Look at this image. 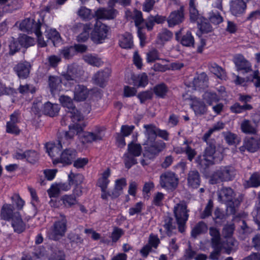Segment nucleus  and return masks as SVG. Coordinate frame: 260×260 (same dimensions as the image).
Returning <instances> with one entry per match:
<instances>
[{"mask_svg": "<svg viewBox=\"0 0 260 260\" xmlns=\"http://www.w3.org/2000/svg\"><path fill=\"white\" fill-rule=\"evenodd\" d=\"M31 66L28 62L24 61L18 63L14 68L18 76L22 79L26 78L30 72Z\"/></svg>", "mask_w": 260, "mask_h": 260, "instance_id": "obj_23", "label": "nucleus"}, {"mask_svg": "<svg viewBox=\"0 0 260 260\" xmlns=\"http://www.w3.org/2000/svg\"><path fill=\"white\" fill-rule=\"evenodd\" d=\"M83 73V71L79 66L72 64L68 67L67 72L62 74L61 76L64 80L73 84Z\"/></svg>", "mask_w": 260, "mask_h": 260, "instance_id": "obj_10", "label": "nucleus"}, {"mask_svg": "<svg viewBox=\"0 0 260 260\" xmlns=\"http://www.w3.org/2000/svg\"><path fill=\"white\" fill-rule=\"evenodd\" d=\"M224 137L227 143L233 145L239 142V139L236 134L228 132L224 133Z\"/></svg>", "mask_w": 260, "mask_h": 260, "instance_id": "obj_62", "label": "nucleus"}, {"mask_svg": "<svg viewBox=\"0 0 260 260\" xmlns=\"http://www.w3.org/2000/svg\"><path fill=\"white\" fill-rule=\"evenodd\" d=\"M142 147L140 144L131 142L127 145V152L135 156H139L142 153Z\"/></svg>", "mask_w": 260, "mask_h": 260, "instance_id": "obj_46", "label": "nucleus"}, {"mask_svg": "<svg viewBox=\"0 0 260 260\" xmlns=\"http://www.w3.org/2000/svg\"><path fill=\"white\" fill-rule=\"evenodd\" d=\"M162 227L163 229H159V232L161 234L164 233L170 237L177 233L176 223L174 219L170 216L165 217Z\"/></svg>", "mask_w": 260, "mask_h": 260, "instance_id": "obj_15", "label": "nucleus"}, {"mask_svg": "<svg viewBox=\"0 0 260 260\" xmlns=\"http://www.w3.org/2000/svg\"><path fill=\"white\" fill-rule=\"evenodd\" d=\"M111 171L109 168H107L101 174V177L98 179L97 185L99 186L101 189L103 190L107 189L108 185L110 182L109 177L110 176Z\"/></svg>", "mask_w": 260, "mask_h": 260, "instance_id": "obj_36", "label": "nucleus"}, {"mask_svg": "<svg viewBox=\"0 0 260 260\" xmlns=\"http://www.w3.org/2000/svg\"><path fill=\"white\" fill-rule=\"evenodd\" d=\"M59 109L60 107L58 105L53 104L48 102L44 105L42 112L45 115L54 117L58 114Z\"/></svg>", "mask_w": 260, "mask_h": 260, "instance_id": "obj_29", "label": "nucleus"}, {"mask_svg": "<svg viewBox=\"0 0 260 260\" xmlns=\"http://www.w3.org/2000/svg\"><path fill=\"white\" fill-rule=\"evenodd\" d=\"M45 36L47 39L44 40L47 44V42L50 41L55 46L56 43L59 41L60 37L59 34L54 29H49L45 30Z\"/></svg>", "mask_w": 260, "mask_h": 260, "instance_id": "obj_35", "label": "nucleus"}, {"mask_svg": "<svg viewBox=\"0 0 260 260\" xmlns=\"http://www.w3.org/2000/svg\"><path fill=\"white\" fill-rule=\"evenodd\" d=\"M208 77L207 75L202 73L194 77L192 81V84L196 89H204L207 87Z\"/></svg>", "mask_w": 260, "mask_h": 260, "instance_id": "obj_28", "label": "nucleus"}, {"mask_svg": "<svg viewBox=\"0 0 260 260\" xmlns=\"http://www.w3.org/2000/svg\"><path fill=\"white\" fill-rule=\"evenodd\" d=\"M61 81V79L59 77L52 76L49 77V86L52 92L60 90Z\"/></svg>", "mask_w": 260, "mask_h": 260, "instance_id": "obj_47", "label": "nucleus"}, {"mask_svg": "<svg viewBox=\"0 0 260 260\" xmlns=\"http://www.w3.org/2000/svg\"><path fill=\"white\" fill-rule=\"evenodd\" d=\"M83 59L86 62L93 66L100 67L103 64L101 58L95 55L86 54L83 56Z\"/></svg>", "mask_w": 260, "mask_h": 260, "instance_id": "obj_39", "label": "nucleus"}, {"mask_svg": "<svg viewBox=\"0 0 260 260\" xmlns=\"http://www.w3.org/2000/svg\"><path fill=\"white\" fill-rule=\"evenodd\" d=\"M54 221L49 228L47 234L49 239L58 241L64 237L68 230V220L64 214L54 218Z\"/></svg>", "mask_w": 260, "mask_h": 260, "instance_id": "obj_2", "label": "nucleus"}, {"mask_svg": "<svg viewBox=\"0 0 260 260\" xmlns=\"http://www.w3.org/2000/svg\"><path fill=\"white\" fill-rule=\"evenodd\" d=\"M119 44L122 48H132L134 45L132 35L128 32H125L121 35L119 37Z\"/></svg>", "mask_w": 260, "mask_h": 260, "instance_id": "obj_34", "label": "nucleus"}, {"mask_svg": "<svg viewBox=\"0 0 260 260\" xmlns=\"http://www.w3.org/2000/svg\"><path fill=\"white\" fill-rule=\"evenodd\" d=\"M201 176L197 170L190 171L187 176V185L189 187L196 189L200 185Z\"/></svg>", "mask_w": 260, "mask_h": 260, "instance_id": "obj_22", "label": "nucleus"}, {"mask_svg": "<svg viewBox=\"0 0 260 260\" xmlns=\"http://www.w3.org/2000/svg\"><path fill=\"white\" fill-rule=\"evenodd\" d=\"M209 234L212 237L211 244L213 247H224V244H222L220 242V234L219 231L216 228H210L209 229Z\"/></svg>", "mask_w": 260, "mask_h": 260, "instance_id": "obj_30", "label": "nucleus"}, {"mask_svg": "<svg viewBox=\"0 0 260 260\" xmlns=\"http://www.w3.org/2000/svg\"><path fill=\"white\" fill-rule=\"evenodd\" d=\"M236 171L231 166H223L215 171L211 175L210 183L212 184L220 182L230 181L235 177Z\"/></svg>", "mask_w": 260, "mask_h": 260, "instance_id": "obj_4", "label": "nucleus"}, {"mask_svg": "<svg viewBox=\"0 0 260 260\" xmlns=\"http://www.w3.org/2000/svg\"><path fill=\"white\" fill-rule=\"evenodd\" d=\"M203 99L206 102V103L212 106L214 103L219 102L220 98L217 94L215 92H206L203 95Z\"/></svg>", "mask_w": 260, "mask_h": 260, "instance_id": "obj_44", "label": "nucleus"}, {"mask_svg": "<svg viewBox=\"0 0 260 260\" xmlns=\"http://www.w3.org/2000/svg\"><path fill=\"white\" fill-rule=\"evenodd\" d=\"M68 239L69 240L72 245L81 244L83 241V239L79 235L73 232H71L68 234Z\"/></svg>", "mask_w": 260, "mask_h": 260, "instance_id": "obj_63", "label": "nucleus"}, {"mask_svg": "<svg viewBox=\"0 0 260 260\" xmlns=\"http://www.w3.org/2000/svg\"><path fill=\"white\" fill-rule=\"evenodd\" d=\"M103 129L102 127L96 126L93 132H86L84 138L87 143L101 141L104 137Z\"/></svg>", "mask_w": 260, "mask_h": 260, "instance_id": "obj_20", "label": "nucleus"}, {"mask_svg": "<svg viewBox=\"0 0 260 260\" xmlns=\"http://www.w3.org/2000/svg\"><path fill=\"white\" fill-rule=\"evenodd\" d=\"M207 225L203 221H200L193 228L191 231V236L196 238L197 236L204 233L207 231Z\"/></svg>", "mask_w": 260, "mask_h": 260, "instance_id": "obj_42", "label": "nucleus"}, {"mask_svg": "<svg viewBox=\"0 0 260 260\" xmlns=\"http://www.w3.org/2000/svg\"><path fill=\"white\" fill-rule=\"evenodd\" d=\"M47 152L49 155L52 158L53 161L54 159L59 158L58 156L59 154V151L62 147H60L58 145L55 144L48 143L46 145Z\"/></svg>", "mask_w": 260, "mask_h": 260, "instance_id": "obj_37", "label": "nucleus"}, {"mask_svg": "<svg viewBox=\"0 0 260 260\" xmlns=\"http://www.w3.org/2000/svg\"><path fill=\"white\" fill-rule=\"evenodd\" d=\"M77 14L82 19L84 20L91 19L94 17L91 10L85 7L82 6L77 11Z\"/></svg>", "mask_w": 260, "mask_h": 260, "instance_id": "obj_48", "label": "nucleus"}, {"mask_svg": "<svg viewBox=\"0 0 260 260\" xmlns=\"http://www.w3.org/2000/svg\"><path fill=\"white\" fill-rule=\"evenodd\" d=\"M214 141L207 143V146L203 155L199 156L197 162L205 168L215 163L220 162L222 159V154L215 150Z\"/></svg>", "mask_w": 260, "mask_h": 260, "instance_id": "obj_1", "label": "nucleus"}, {"mask_svg": "<svg viewBox=\"0 0 260 260\" xmlns=\"http://www.w3.org/2000/svg\"><path fill=\"white\" fill-rule=\"evenodd\" d=\"M20 28L21 30L27 32H34L38 38V45L41 47L46 46L45 41L42 36L40 31L41 27H44L38 19L36 21L34 18H26L23 20L20 24Z\"/></svg>", "mask_w": 260, "mask_h": 260, "instance_id": "obj_3", "label": "nucleus"}, {"mask_svg": "<svg viewBox=\"0 0 260 260\" xmlns=\"http://www.w3.org/2000/svg\"><path fill=\"white\" fill-rule=\"evenodd\" d=\"M25 158L29 163L35 164L38 161L39 156L36 151L34 150H28L25 151Z\"/></svg>", "mask_w": 260, "mask_h": 260, "instance_id": "obj_61", "label": "nucleus"}, {"mask_svg": "<svg viewBox=\"0 0 260 260\" xmlns=\"http://www.w3.org/2000/svg\"><path fill=\"white\" fill-rule=\"evenodd\" d=\"M63 205L67 208H71L78 204V201L74 195L65 194L60 198Z\"/></svg>", "mask_w": 260, "mask_h": 260, "instance_id": "obj_41", "label": "nucleus"}, {"mask_svg": "<svg viewBox=\"0 0 260 260\" xmlns=\"http://www.w3.org/2000/svg\"><path fill=\"white\" fill-rule=\"evenodd\" d=\"M213 207V202L211 200H209L203 211L201 213L200 218L205 219L211 215L212 209Z\"/></svg>", "mask_w": 260, "mask_h": 260, "instance_id": "obj_58", "label": "nucleus"}, {"mask_svg": "<svg viewBox=\"0 0 260 260\" xmlns=\"http://www.w3.org/2000/svg\"><path fill=\"white\" fill-rule=\"evenodd\" d=\"M178 181L177 175L171 171L166 172L160 176L159 184L167 190H174L178 186Z\"/></svg>", "mask_w": 260, "mask_h": 260, "instance_id": "obj_8", "label": "nucleus"}, {"mask_svg": "<svg viewBox=\"0 0 260 260\" xmlns=\"http://www.w3.org/2000/svg\"><path fill=\"white\" fill-rule=\"evenodd\" d=\"M18 42L20 46L27 48L34 45L35 41L32 37L26 35H22L19 36Z\"/></svg>", "mask_w": 260, "mask_h": 260, "instance_id": "obj_50", "label": "nucleus"}, {"mask_svg": "<svg viewBox=\"0 0 260 260\" xmlns=\"http://www.w3.org/2000/svg\"><path fill=\"white\" fill-rule=\"evenodd\" d=\"M184 20V9L181 6L179 9L172 11L167 19L168 26L174 27L183 22Z\"/></svg>", "mask_w": 260, "mask_h": 260, "instance_id": "obj_11", "label": "nucleus"}, {"mask_svg": "<svg viewBox=\"0 0 260 260\" xmlns=\"http://www.w3.org/2000/svg\"><path fill=\"white\" fill-rule=\"evenodd\" d=\"M246 150L250 152H254L260 148V138L250 137L245 140Z\"/></svg>", "mask_w": 260, "mask_h": 260, "instance_id": "obj_32", "label": "nucleus"}, {"mask_svg": "<svg viewBox=\"0 0 260 260\" xmlns=\"http://www.w3.org/2000/svg\"><path fill=\"white\" fill-rule=\"evenodd\" d=\"M85 126L84 124L81 123L72 124L69 126V131L64 133L68 138L72 140L75 135L83 131Z\"/></svg>", "mask_w": 260, "mask_h": 260, "instance_id": "obj_33", "label": "nucleus"}, {"mask_svg": "<svg viewBox=\"0 0 260 260\" xmlns=\"http://www.w3.org/2000/svg\"><path fill=\"white\" fill-rule=\"evenodd\" d=\"M108 31V27L106 25L96 21L91 33V39L95 43H102L106 38Z\"/></svg>", "mask_w": 260, "mask_h": 260, "instance_id": "obj_9", "label": "nucleus"}, {"mask_svg": "<svg viewBox=\"0 0 260 260\" xmlns=\"http://www.w3.org/2000/svg\"><path fill=\"white\" fill-rule=\"evenodd\" d=\"M133 18L135 21V25L138 27V36L140 41V45L144 46L145 44L146 37L145 33L142 31V27L141 26L144 20L143 18L142 13L141 11L135 10L134 12Z\"/></svg>", "mask_w": 260, "mask_h": 260, "instance_id": "obj_13", "label": "nucleus"}, {"mask_svg": "<svg viewBox=\"0 0 260 260\" xmlns=\"http://www.w3.org/2000/svg\"><path fill=\"white\" fill-rule=\"evenodd\" d=\"M247 8V3L242 0H231L230 11L232 15L238 17L245 13Z\"/></svg>", "mask_w": 260, "mask_h": 260, "instance_id": "obj_17", "label": "nucleus"}, {"mask_svg": "<svg viewBox=\"0 0 260 260\" xmlns=\"http://www.w3.org/2000/svg\"><path fill=\"white\" fill-rule=\"evenodd\" d=\"M209 69L211 73L215 74L218 78L222 77L224 74V70L216 63L211 64Z\"/></svg>", "mask_w": 260, "mask_h": 260, "instance_id": "obj_64", "label": "nucleus"}, {"mask_svg": "<svg viewBox=\"0 0 260 260\" xmlns=\"http://www.w3.org/2000/svg\"><path fill=\"white\" fill-rule=\"evenodd\" d=\"M183 144L185 145L184 153H185L187 155V159L189 161H191L195 156L197 155V151L194 149L191 148L190 146L188 145L187 141H184Z\"/></svg>", "mask_w": 260, "mask_h": 260, "instance_id": "obj_57", "label": "nucleus"}, {"mask_svg": "<svg viewBox=\"0 0 260 260\" xmlns=\"http://www.w3.org/2000/svg\"><path fill=\"white\" fill-rule=\"evenodd\" d=\"M218 200L222 203H228V208L231 213L235 214L236 208L238 207L241 203L239 199L233 201L234 197V192L231 187H223L217 192Z\"/></svg>", "mask_w": 260, "mask_h": 260, "instance_id": "obj_5", "label": "nucleus"}, {"mask_svg": "<svg viewBox=\"0 0 260 260\" xmlns=\"http://www.w3.org/2000/svg\"><path fill=\"white\" fill-rule=\"evenodd\" d=\"M117 14L118 11L115 9L101 8L95 11L94 15L99 19L111 20L114 19Z\"/></svg>", "mask_w": 260, "mask_h": 260, "instance_id": "obj_19", "label": "nucleus"}, {"mask_svg": "<svg viewBox=\"0 0 260 260\" xmlns=\"http://www.w3.org/2000/svg\"><path fill=\"white\" fill-rule=\"evenodd\" d=\"M71 118L73 124L81 123L84 124L82 122L83 116L81 113L76 108L72 109L70 111H67V115L63 117L61 121L62 125H67V121Z\"/></svg>", "mask_w": 260, "mask_h": 260, "instance_id": "obj_14", "label": "nucleus"}, {"mask_svg": "<svg viewBox=\"0 0 260 260\" xmlns=\"http://www.w3.org/2000/svg\"><path fill=\"white\" fill-rule=\"evenodd\" d=\"M235 230L234 224H230L225 225L222 231V234L224 238H226L227 248L231 249L232 246H234L237 244V241L232 237V235Z\"/></svg>", "mask_w": 260, "mask_h": 260, "instance_id": "obj_21", "label": "nucleus"}, {"mask_svg": "<svg viewBox=\"0 0 260 260\" xmlns=\"http://www.w3.org/2000/svg\"><path fill=\"white\" fill-rule=\"evenodd\" d=\"M136 157L128 152L124 153L123 156L124 165L127 169H130L133 166L138 163Z\"/></svg>", "mask_w": 260, "mask_h": 260, "instance_id": "obj_45", "label": "nucleus"}, {"mask_svg": "<svg viewBox=\"0 0 260 260\" xmlns=\"http://www.w3.org/2000/svg\"><path fill=\"white\" fill-rule=\"evenodd\" d=\"M233 62L238 71L243 73H247L251 71V66L243 55L237 54L233 58Z\"/></svg>", "mask_w": 260, "mask_h": 260, "instance_id": "obj_16", "label": "nucleus"}, {"mask_svg": "<svg viewBox=\"0 0 260 260\" xmlns=\"http://www.w3.org/2000/svg\"><path fill=\"white\" fill-rule=\"evenodd\" d=\"M59 101L63 107H67L68 109V111L75 108L73 105L72 99L68 96H60Z\"/></svg>", "mask_w": 260, "mask_h": 260, "instance_id": "obj_59", "label": "nucleus"}, {"mask_svg": "<svg viewBox=\"0 0 260 260\" xmlns=\"http://www.w3.org/2000/svg\"><path fill=\"white\" fill-rule=\"evenodd\" d=\"M209 20L214 24H218L223 21V18L217 11L212 10L208 13Z\"/></svg>", "mask_w": 260, "mask_h": 260, "instance_id": "obj_51", "label": "nucleus"}, {"mask_svg": "<svg viewBox=\"0 0 260 260\" xmlns=\"http://www.w3.org/2000/svg\"><path fill=\"white\" fill-rule=\"evenodd\" d=\"M134 84L138 87H145L148 83V77L146 73H143L133 77Z\"/></svg>", "mask_w": 260, "mask_h": 260, "instance_id": "obj_40", "label": "nucleus"}, {"mask_svg": "<svg viewBox=\"0 0 260 260\" xmlns=\"http://www.w3.org/2000/svg\"><path fill=\"white\" fill-rule=\"evenodd\" d=\"M111 72V70L109 68L98 71L92 77L94 83L100 87H103L110 76Z\"/></svg>", "mask_w": 260, "mask_h": 260, "instance_id": "obj_18", "label": "nucleus"}, {"mask_svg": "<svg viewBox=\"0 0 260 260\" xmlns=\"http://www.w3.org/2000/svg\"><path fill=\"white\" fill-rule=\"evenodd\" d=\"M14 207L11 204H5L3 206L1 210V217L4 220H9L13 217Z\"/></svg>", "mask_w": 260, "mask_h": 260, "instance_id": "obj_38", "label": "nucleus"}, {"mask_svg": "<svg viewBox=\"0 0 260 260\" xmlns=\"http://www.w3.org/2000/svg\"><path fill=\"white\" fill-rule=\"evenodd\" d=\"M252 109V106L248 104L241 105L239 103H235L230 108L231 111L233 113H241L244 111L250 110Z\"/></svg>", "mask_w": 260, "mask_h": 260, "instance_id": "obj_43", "label": "nucleus"}, {"mask_svg": "<svg viewBox=\"0 0 260 260\" xmlns=\"http://www.w3.org/2000/svg\"><path fill=\"white\" fill-rule=\"evenodd\" d=\"M11 224L14 231L18 233H22L25 229V224L18 212L14 213L13 217L11 219Z\"/></svg>", "mask_w": 260, "mask_h": 260, "instance_id": "obj_24", "label": "nucleus"}, {"mask_svg": "<svg viewBox=\"0 0 260 260\" xmlns=\"http://www.w3.org/2000/svg\"><path fill=\"white\" fill-rule=\"evenodd\" d=\"M153 90L156 96L164 98L168 91V88L165 84L162 83L156 85L154 87Z\"/></svg>", "mask_w": 260, "mask_h": 260, "instance_id": "obj_55", "label": "nucleus"}, {"mask_svg": "<svg viewBox=\"0 0 260 260\" xmlns=\"http://www.w3.org/2000/svg\"><path fill=\"white\" fill-rule=\"evenodd\" d=\"M144 157L149 159H154L166 148V143L162 141L145 142Z\"/></svg>", "mask_w": 260, "mask_h": 260, "instance_id": "obj_7", "label": "nucleus"}, {"mask_svg": "<svg viewBox=\"0 0 260 260\" xmlns=\"http://www.w3.org/2000/svg\"><path fill=\"white\" fill-rule=\"evenodd\" d=\"M181 44L185 46L191 47L194 43L193 37L190 31H187L185 35H183L180 39Z\"/></svg>", "mask_w": 260, "mask_h": 260, "instance_id": "obj_52", "label": "nucleus"}, {"mask_svg": "<svg viewBox=\"0 0 260 260\" xmlns=\"http://www.w3.org/2000/svg\"><path fill=\"white\" fill-rule=\"evenodd\" d=\"M254 124L248 119H244L241 123L240 127L242 132L246 134H254L256 133V124L257 122L253 120Z\"/></svg>", "mask_w": 260, "mask_h": 260, "instance_id": "obj_26", "label": "nucleus"}, {"mask_svg": "<svg viewBox=\"0 0 260 260\" xmlns=\"http://www.w3.org/2000/svg\"><path fill=\"white\" fill-rule=\"evenodd\" d=\"M59 53L66 59H70L76 54L73 46L66 47L59 50Z\"/></svg>", "mask_w": 260, "mask_h": 260, "instance_id": "obj_54", "label": "nucleus"}, {"mask_svg": "<svg viewBox=\"0 0 260 260\" xmlns=\"http://www.w3.org/2000/svg\"><path fill=\"white\" fill-rule=\"evenodd\" d=\"M145 128L144 134L147 138L145 142H152L154 141L157 136V130L156 127L153 124H145L143 126Z\"/></svg>", "mask_w": 260, "mask_h": 260, "instance_id": "obj_27", "label": "nucleus"}, {"mask_svg": "<svg viewBox=\"0 0 260 260\" xmlns=\"http://www.w3.org/2000/svg\"><path fill=\"white\" fill-rule=\"evenodd\" d=\"M88 91L85 86L77 85L74 90V99L77 101H84L88 96Z\"/></svg>", "mask_w": 260, "mask_h": 260, "instance_id": "obj_31", "label": "nucleus"}, {"mask_svg": "<svg viewBox=\"0 0 260 260\" xmlns=\"http://www.w3.org/2000/svg\"><path fill=\"white\" fill-rule=\"evenodd\" d=\"M83 179V175L80 174H74L71 172L68 175V181L72 185L78 186L82 183Z\"/></svg>", "mask_w": 260, "mask_h": 260, "instance_id": "obj_49", "label": "nucleus"}, {"mask_svg": "<svg viewBox=\"0 0 260 260\" xmlns=\"http://www.w3.org/2000/svg\"><path fill=\"white\" fill-rule=\"evenodd\" d=\"M191 107L196 115L205 114L207 111V107L204 102L197 98L192 100Z\"/></svg>", "mask_w": 260, "mask_h": 260, "instance_id": "obj_25", "label": "nucleus"}, {"mask_svg": "<svg viewBox=\"0 0 260 260\" xmlns=\"http://www.w3.org/2000/svg\"><path fill=\"white\" fill-rule=\"evenodd\" d=\"M92 28V25L90 23H87V28L85 30H82L77 36V40L79 42H84L86 41L89 37V32Z\"/></svg>", "mask_w": 260, "mask_h": 260, "instance_id": "obj_53", "label": "nucleus"}, {"mask_svg": "<svg viewBox=\"0 0 260 260\" xmlns=\"http://www.w3.org/2000/svg\"><path fill=\"white\" fill-rule=\"evenodd\" d=\"M159 59V53L155 49L150 50L146 54V61L148 63Z\"/></svg>", "mask_w": 260, "mask_h": 260, "instance_id": "obj_56", "label": "nucleus"}, {"mask_svg": "<svg viewBox=\"0 0 260 260\" xmlns=\"http://www.w3.org/2000/svg\"><path fill=\"white\" fill-rule=\"evenodd\" d=\"M186 204L180 202L174 207V214L178 225V231L182 233L185 230V223L188 220L189 210L187 209Z\"/></svg>", "mask_w": 260, "mask_h": 260, "instance_id": "obj_6", "label": "nucleus"}, {"mask_svg": "<svg viewBox=\"0 0 260 260\" xmlns=\"http://www.w3.org/2000/svg\"><path fill=\"white\" fill-rule=\"evenodd\" d=\"M250 187H257L260 186V174L257 172L252 174L248 181Z\"/></svg>", "mask_w": 260, "mask_h": 260, "instance_id": "obj_60", "label": "nucleus"}, {"mask_svg": "<svg viewBox=\"0 0 260 260\" xmlns=\"http://www.w3.org/2000/svg\"><path fill=\"white\" fill-rule=\"evenodd\" d=\"M77 155V152L74 149H66L62 152L59 158L54 159L53 164L59 162L64 165H70L74 161Z\"/></svg>", "mask_w": 260, "mask_h": 260, "instance_id": "obj_12", "label": "nucleus"}]
</instances>
